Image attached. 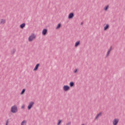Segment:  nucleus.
<instances>
[{"label": "nucleus", "mask_w": 125, "mask_h": 125, "mask_svg": "<svg viewBox=\"0 0 125 125\" xmlns=\"http://www.w3.org/2000/svg\"><path fill=\"white\" fill-rule=\"evenodd\" d=\"M11 112L14 113H17V112H18V108L16 105H14L11 107Z\"/></svg>", "instance_id": "obj_1"}, {"label": "nucleus", "mask_w": 125, "mask_h": 125, "mask_svg": "<svg viewBox=\"0 0 125 125\" xmlns=\"http://www.w3.org/2000/svg\"><path fill=\"white\" fill-rule=\"evenodd\" d=\"M36 39V35L35 34L32 33L31 35L29 36L28 38V41L29 42H32L33 40H35Z\"/></svg>", "instance_id": "obj_2"}, {"label": "nucleus", "mask_w": 125, "mask_h": 125, "mask_svg": "<svg viewBox=\"0 0 125 125\" xmlns=\"http://www.w3.org/2000/svg\"><path fill=\"white\" fill-rule=\"evenodd\" d=\"M34 103L33 102H31L29 104L28 106H27L28 110H31L32 107H33V105H34Z\"/></svg>", "instance_id": "obj_3"}, {"label": "nucleus", "mask_w": 125, "mask_h": 125, "mask_svg": "<svg viewBox=\"0 0 125 125\" xmlns=\"http://www.w3.org/2000/svg\"><path fill=\"white\" fill-rule=\"evenodd\" d=\"M119 123V120L117 118H115L113 120L112 124L113 125H117Z\"/></svg>", "instance_id": "obj_4"}, {"label": "nucleus", "mask_w": 125, "mask_h": 125, "mask_svg": "<svg viewBox=\"0 0 125 125\" xmlns=\"http://www.w3.org/2000/svg\"><path fill=\"white\" fill-rule=\"evenodd\" d=\"M70 89V87L68 85H64L63 87V90L64 91H68Z\"/></svg>", "instance_id": "obj_5"}, {"label": "nucleus", "mask_w": 125, "mask_h": 125, "mask_svg": "<svg viewBox=\"0 0 125 125\" xmlns=\"http://www.w3.org/2000/svg\"><path fill=\"white\" fill-rule=\"evenodd\" d=\"M112 50H113V49H112V46H111L110 47V48L108 49V50L106 53V55L105 56V57H108V56H109V55L110 54V52H111V51H112Z\"/></svg>", "instance_id": "obj_6"}, {"label": "nucleus", "mask_w": 125, "mask_h": 125, "mask_svg": "<svg viewBox=\"0 0 125 125\" xmlns=\"http://www.w3.org/2000/svg\"><path fill=\"white\" fill-rule=\"evenodd\" d=\"M47 33V29H43L42 31V34L43 36H45L46 35Z\"/></svg>", "instance_id": "obj_7"}, {"label": "nucleus", "mask_w": 125, "mask_h": 125, "mask_svg": "<svg viewBox=\"0 0 125 125\" xmlns=\"http://www.w3.org/2000/svg\"><path fill=\"white\" fill-rule=\"evenodd\" d=\"M74 17V13H70L68 15V19H72Z\"/></svg>", "instance_id": "obj_8"}, {"label": "nucleus", "mask_w": 125, "mask_h": 125, "mask_svg": "<svg viewBox=\"0 0 125 125\" xmlns=\"http://www.w3.org/2000/svg\"><path fill=\"white\" fill-rule=\"evenodd\" d=\"M39 67H40V63H37L34 68L33 71H37V70H38L39 68Z\"/></svg>", "instance_id": "obj_9"}, {"label": "nucleus", "mask_w": 125, "mask_h": 125, "mask_svg": "<svg viewBox=\"0 0 125 125\" xmlns=\"http://www.w3.org/2000/svg\"><path fill=\"white\" fill-rule=\"evenodd\" d=\"M101 115H102V113L100 112L99 113H98L95 118V120H97V119H98V118H99V117H100Z\"/></svg>", "instance_id": "obj_10"}, {"label": "nucleus", "mask_w": 125, "mask_h": 125, "mask_svg": "<svg viewBox=\"0 0 125 125\" xmlns=\"http://www.w3.org/2000/svg\"><path fill=\"white\" fill-rule=\"evenodd\" d=\"M25 26H26V24L25 23H23L20 25V27L21 29H23Z\"/></svg>", "instance_id": "obj_11"}, {"label": "nucleus", "mask_w": 125, "mask_h": 125, "mask_svg": "<svg viewBox=\"0 0 125 125\" xmlns=\"http://www.w3.org/2000/svg\"><path fill=\"white\" fill-rule=\"evenodd\" d=\"M27 125V121L26 120H23L21 124V125Z\"/></svg>", "instance_id": "obj_12"}, {"label": "nucleus", "mask_w": 125, "mask_h": 125, "mask_svg": "<svg viewBox=\"0 0 125 125\" xmlns=\"http://www.w3.org/2000/svg\"><path fill=\"white\" fill-rule=\"evenodd\" d=\"M80 42H81L80 41L77 42L75 44V47H77V46H79V45H80Z\"/></svg>", "instance_id": "obj_13"}, {"label": "nucleus", "mask_w": 125, "mask_h": 125, "mask_svg": "<svg viewBox=\"0 0 125 125\" xmlns=\"http://www.w3.org/2000/svg\"><path fill=\"white\" fill-rule=\"evenodd\" d=\"M0 23V24H5V20L1 19Z\"/></svg>", "instance_id": "obj_14"}, {"label": "nucleus", "mask_w": 125, "mask_h": 125, "mask_svg": "<svg viewBox=\"0 0 125 125\" xmlns=\"http://www.w3.org/2000/svg\"><path fill=\"white\" fill-rule=\"evenodd\" d=\"M109 28V24H106V26L104 27V31H106V30H107V29H108Z\"/></svg>", "instance_id": "obj_15"}, {"label": "nucleus", "mask_w": 125, "mask_h": 125, "mask_svg": "<svg viewBox=\"0 0 125 125\" xmlns=\"http://www.w3.org/2000/svg\"><path fill=\"white\" fill-rule=\"evenodd\" d=\"M16 51V49H13L12 51L11 52V54H14L15 53V52Z\"/></svg>", "instance_id": "obj_16"}, {"label": "nucleus", "mask_w": 125, "mask_h": 125, "mask_svg": "<svg viewBox=\"0 0 125 125\" xmlns=\"http://www.w3.org/2000/svg\"><path fill=\"white\" fill-rule=\"evenodd\" d=\"M25 91H26V89H23L21 93V95H22V94H24Z\"/></svg>", "instance_id": "obj_17"}, {"label": "nucleus", "mask_w": 125, "mask_h": 125, "mask_svg": "<svg viewBox=\"0 0 125 125\" xmlns=\"http://www.w3.org/2000/svg\"><path fill=\"white\" fill-rule=\"evenodd\" d=\"M109 7V5H107V6H105L104 7V10H105V11H106V10H108V8Z\"/></svg>", "instance_id": "obj_18"}, {"label": "nucleus", "mask_w": 125, "mask_h": 125, "mask_svg": "<svg viewBox=\"0 0 125 125\" xmlns=\"http://www.w3.org/2000/svg\"><path fill=\"white\" fill-rule=\"evenodd\" d=\"M69 85L71 87H72V86H74V82H70L69 83Z\"/></svg>", "instance_id": "obj_19"}, {"label": "nucleus", "mask_w": 125, "mask_h": 125, "mask_svg": "<svg viewBox=\"0 0 125 125\" xmlns=\"http://www.w3.org/2000/svg\"><path fill=\"white\" fill-rule=\"evenodd\" d=\"M60 27H61V24L59 23L57 26L56 29H59V28H60Z\"/></svg>", "instance_id": "obj_20"}, {"label": "nucleus", "mask_w": 125, "mask_h": 125, "mask_svg": "<svg viewBox=\"0 0 125 125\" xmlns=\"http://www.w3.org/2000/svg\"><path fill=\"white\" fill-rule=\"evenodd\" d=\"M61 120H59L58 121V124H57V125H60V124H61Z\"/></svg>", "instance_id": "obj_21"}, {"label": "nucleus", "mask_w": 125, "mask_h": 125, "mask_svg": "<svg viewBox=\"0 0 125 125\" xmlns=\"http://www.w3.org/2000/svg\"><path fill=\"white\" fill-rule=\"evenodd\" d=\"M77 72H78V69L76 68L75 71H74V73H77Z\"/></svg>", "instance_id": "obj_22"}, {"label": "nucleus", "mask_w": 125, "mask_h": 125, "mask_svg": "<svg viewBox=\"0 0 125 125\" xmlns=\"http://www.w3.org/2000/svg\"><path fill=\"white\" fill-rule=\"evenodd\" d=\"M24 108H25V106L24 105H22L21 108V109H24Z\"/></svg>", "instance_id": "obj_23"}, {"label": "nucleus", "mask_w": 125, "mask_h": 125, "mask_svg": "<svg viewBox=\"0 0 125 125\" xmlns=\"http://www.w3.org/2000/svg\"><path fill=\"white\" fill-rule=\"evenodd\" d=\"M71 125V122H69V123L66 124V125Z\"/></svg>", "instance_id": "obj_24"}, {"label": "nucleus", "mask_w": 125, "mask_h": 125, "mask_svg": "<svg viewBox=\"0 0 125 125\" xmlns=\"http://www.w3.org/2000/svg\"><path fill=\"white\" fill-rule=\"evenodd\" d=\"M8 124V120H7V121H6V125H7Z\"/></svg>", "instance_id": "obj_25"}, {"label": "nucleus", "mask_w": 125, "mask_h": 125, "mask_svg": "<svg viewBox=\"0 0 125 125\" xmlns=\"http://www.w3.org/2000/svg\"><path fill=\"white\" fill-rule=\"evenodd\" d=\"M83 22H82L81 25H83Z\"/></svg>", "instance_id": "obj_26"}]
</instances>
